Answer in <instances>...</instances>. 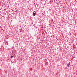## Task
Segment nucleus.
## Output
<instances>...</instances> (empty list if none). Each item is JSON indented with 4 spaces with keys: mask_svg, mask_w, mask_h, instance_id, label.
Returning <instances> with one entry per match:
<instances>
[{
    "mask_svg": "<svg viewBox=\"0 0 77 77\" xmlns=\"http://www.w3.org/2000/svg\"><path fill=\"white\" fill-rule=\"evenodd\" d=\"M36 11H34L33 12V16H35V15H36Z\"/></svg>",
    "mask_w": 77,
    "mask_h": 77,
    "instance_id": "1",
    "label": "nucleus"
},
{
    "mask_svg": "<svg viewBox=\"0 0 77 77\" xmlns=\"http://www.w3.org/2000/svg\"><path fill=\"white\" fill-rule=\"evenodd\" d=\"M70 63H69L67 64V67H68V68L69 67V65H70Z\"/></svg>",
    "mask_w": 77,
    "mask_h": 77,
    "instance_id": "2",
    "label": "nucleus"
},
{
    "mask_svg": "<svg viewBox=\"0 0 77 77\" xmlns=\"http://www.w3.org/2000/svg\"><path fill=\"white\" fill-rule=\"evenodd\" d=\"M11 58H13V57H14L13 56L11 55Z\"/></svg>",
    "mask_w": 77,
    "mask_h": 77,
    "instance_id": "3",
    "label": "nucleus"
}]
</instances>
